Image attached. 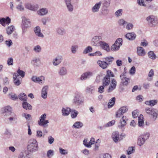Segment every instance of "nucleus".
I'll list each match as a JSON object with an SVG mask.
<instances>
[{
	"label": "nucleus",
	"mask_w": 158,
	"mask_h": 158,
	"mask_svg": "<svg viewBox=\"0 0 158 158\" xmlns=\"http://www.w3.org/2000/svg\"><path fill=\"white\" fill-rule=\"evenodd\" d=\"M38 145L36 139H31L29 141V144L27 146V150L31 152H34L38 151Z\"/></svg>",
	"instance_id": "f257e3e1"
},
{
	"label": "nucleus",
	"mask_w": 158,
	"mask_h": 158,
	"mask_svg": "<svg viewBox=\"0 0 158 158\" xmlns=\"http://www.w3.org/2000/svg\"><path fill=\"white\" fill-rule=\"evenodd\" d=\"M84 99L82 94L78 92H75L72 100L73 103L74 105H79L83 103Z\"/></svg>",
	"instance_id": "f03ea898"
},
{
	"label": "nucleus",
	"mask_w": 158,
	"mask_h": 158,
	"mask_svg": "<svg viewBox=\"0 0 158 158\" xmlns=\"http://www.w3.org/2000/svg\"><path fill=\"white\" fill-rule=\"evenodd\" d=\"M145 111L147 114L151 116L153 120L156 119L158 115L156 109L153 108L147 107L145 108Z\"/></svg>",
	"instance_id": "7ed1b4c3"
},
{
	"label": "nucleus",
	"mask_w": 158,
	"mask_h": 158,
	"mask_svg": "<svg viewBox=\"0 0 158 158\" xmlns=\"http://www.w3.org/2000/svg\"><path fill=\"white\" fill-rule=\"evenodd\" d=\"M46 116V114H43L40 117V119L38 121L39 125L44 128H47L48 127V123H49L48 120H45Z\"/></svg>",
	"instance_id": "20e7f679"
},
{
	"label": "nucleus",
	"mask_w": 158,
	"mask_h": 158,
	"mask_svg": "<svg viewBox=\"0 0 158 158\" xmlns=\"http://www.w3.org/2000/svg\"><path fill=\"white\" fill-rule=\"evenodd\" d=\"M150 134L148 133H146L144 134L139 136L138 138L137 143L139 146H142L146 140L148 139Z\"/></svg>",
	"instance_id": "39448f33"
},
{
	"label": "nucleus",
	"mask_w": 158,
	"mask_h": 158,
	"mask_svg": "<svg viewBox=\"0 0 158 158\" xmlns=\"http://www.w3.org/2000/svg\"><path fill=\"white\" fill-rule=\"evenodd\" d=\"M148 25L151 27H155L157 22L155 17L153 15H150L146 18Z\"/></svg>",
	"instance_id": "423d86ee"
},
{
	"label": "nucleus",
	"mask_w": 158,
	"mask_h": 158,
	"mask_svg": "<svg viewBox=\"0 0 158 158\" xmlns=\"http://www.w3.org/2000/svg\"><path fill=\"white\" fill-rule=\"evenodd\" d=\"M31 80L36 83L40 84H43L44 83L45 77L43 76L37 77L36 76H33L31 78Z\"/></svg>",
	"instance_id": "0eeeda50"
},
{
	"label": "nucleus",
	"mask_w": 158,
	"mask_h": 158,
	"mask_svg": "<svg viewBox=\"0 0 158 158\" xmlns=\"http://www.w3.org/2000/svg\"><path fill=\"white\" fill-rule=\"evenodd\" d=\"M102 37L101 36H95L94 37L91 41V44L94 46H98L100 45L101 43Z\"/></svg>",
	"instance_id": "6e6552de"
},
{
	"label": "nucleus",
	"mask_w": 158,
	"mask_h": 158,
	"mask_svg": "<svg viewBox=\"0 0 158 158\" xmlns=\"http://www.w3.org/2000/svg\"><path fill=\"white\" fill-rule=\"evenodd\" d=\"M111 83H110V85L107 91L108 93H110L116 88L117 86V82L115 79L114 78L111 79Z\"/></svg>",
	"instance_id": "1a4fd4ad"
},
{
	"label": "nucleus",
	"mask_w": 158,
	"mask_h": 158,
	"mask_svg": "<svg viewBox=\"0 0 158 158\" xmlns=\"http://www.w3.org/2000/svg\"><path fill=\"white\" fill-rule=\"evenodd\" d=\"M111 83H110V85L107 91L108 93H110L116 88L117 86V82L115 79L114 78L111 79Z\"/></svg>",
	"instance_id": "9d476101"
},
{
	"label": "nucleus",
	"mask_w": 158,
	"mask_h": 158,
	"mask_svg": "<svg viewBox=\"0 0 158 158\" xmlns=\"http://www.w3.org/2000/svg\"><path fill=\"white\" fill-rule=\"evenodd\" d=\"M128 110V108L126 107L123 106L121 107L116 112V117H120L124 113L126 112Z\"/></svg>",
	"instance_id": "9b49d317"
},
{
	"label": "nucleus",
	"mask_w": 158,
	"mask_h": 158,
	"mask_svg": "<svg viewBox=\"0 0 158 158\" xmlns=\"http://www.w3.org/2000/svg\"><path fill=\"white\" fill-rule=\"evenodd\" d=\"M63 60V57L61 55H58L53 59L52 63L53 65L56 66L59 64Z\"/></svg>",
	"instance_id": "f8f14e48"
},
{
	"label": "nucleus",
	"mask_w": 158,
	"mask_h": 158,
	"mask_svg": "<svg viewBox=\"0 0 158 158\" xmlns=\"http://www.w3.org/2000/svg\"><path fill=\"white\" fill-rule=\"evenodd\" d=\"M68 10L69 12L73 11L74 7L72 4L71 0H64Z\"/></svg>",
	"instance_id": "ddd939ff"
},
{
	"label": "nucleus",
	"mask_w": 158,
	"mask_h": 158,
	"mask_svg": "<svg viewBox=\"0 0 158 158\" xmlns=\"http://www.w3.org/2000/svg\"><path fill=\"white\" fill-rule=\"evenodd\" d=\"M27 9L33 11H36L38 9V6L37 4H32L30 3H27L25 5Z\"/></svg>",
	"instance_id": "4468645a"
},
{
	"label": "nucleus",
	"mask_w": 158,
	"mask_h": 158,
	"mask_svg": "<svg viewBox=\"0 0 158 158\" xmlns=\"http://www.w3.org/2000/svg\"><path fill=\"white\" fill-rule=\"evenodd\" d=\"M102 2L100 1L97 2L91 8V11L93 13H95L99 11L102 5Z\"/></svg>",
	"instance_id": "2eb2a0df"
},
{
	"label": "nucleus",
	"mask_w": 158,
	"mask_h": 158,
	"mask_svg": "<svg viewBox=\"0 0 158 158\" xmlns=\"http://www.w3.org/2000/svg\"><path fill=\"white\" fill-rule=\"evenodd\" d=\"M93 74V73L91 72H85L82 74L80 79L82 81L86 80L92 76Z\"/></svg>",
	"instance_id": "dca6fc26"
},
{
	"label": "nucleus",
	"mask_w": 158,
	"mask_h": 158,
	"mask_svg": "<svg viewBox=\"0 0 158 158\" xmlns=\"http://www.w3.org/2000/svg\"><path fill=\"white\" fill-rule=\"evenodd\" d=\"M13 82L15 85L19 86L21 83V81L19 79V77H18L19 75L16 73H13Z\"/></svg>",
	"instance_id": "f3484780"
},
{
	"label": "nucleus",
	"mask_w": 158,
	"mask_h": 158,
	"mask_svg": "<svg viewBox=\"0 0 158 158\" xmlns=\"http://www.w3.org/2000/svg\"><path fill=\"white\" fill-rule=\"evenodd\" d=\"M11 19L9 17H7L6 18L0 19V23L4 27L7 25H9Z\"/></svg>",
	"instance_id": "a211bd4d"
},
{
	"label": "nucleus",
	"mask_w": 158,
	"mask_h": 158,
	"mask_svg": "<svg viewBox=\"0 0 158 158\" xmlns=\"http://www.w3.org/2000/svg\"><path fill=\"white\" fill-rule=\"evenodd\" d=\"M68 71L65 67H61L58 71V74L60 76H64L67 74Z\"/></svg>",
	"instance_id": "6ab92c4d"
},
{
	"label": "nucleus",
	"mask_w": 158,
	"mask_h": 158,
	"mask_svg": "<svg viewBox=\"0 0 158 158\" xmlns=\"http://www.w3.org/2000/svg\"><path fill=\"white\" fill-rule=\"evenodd\" d=\"M100 47L103 50L106 51L107 52H110V49L108 44L104 41L101 42L100 45Z\"/></svg>",
	"instance_id": "aec40b11"
},
{
	"label": "nucleus",
	"mask_w": 158,
	"mask_h": 158,
	"mask_svg": "<svg viewBox=\"0 0 158 158\" xmlns=\"http://www.w3.org/2000/svg\"><path fill=\"white\" fill-rule=\"evenodd\" d=\"M127 120L128 119L126 116H123L120 120L119 124L118 125L119 127L120 128L122 129L126 126Z\"/></svg>",
	"instance_id": "412c9836"
},
{
	"label": "nucleus",
	"mask_w": 158,
	"mask_h": 158,
	"mask_svg": "<svg viewBox=\"0 0 158 158\" xmlns=\"http://www.w3.org/2000/svg\"><path fill=\"white\" fill-rule=\"evenodd\" d=\"M48 87L46 85L43 87L41 90V96L42 98L46 99L47 97Z\"/></svg>",
	"instance_id": "4be33fe9"
},
{
	"label": "nucleus",
	"mask_w": 158,
	"mask_h": 158,
	"mask_svg": "<svg viewBox=\"0 0 158 158\" xmlns=\"http://www.w3.org/2000/svg\"><path fill=\"white\" fill-rule=\"evenodd\" d=\"M8 116H9L8 119L11 123L15 122L16 123L17 119V116L14 113H10V114Z\"/></svg>",
	"instance_id": "5701e85b"
},
{
	"label": "nucleus",
	"mask_w": 158,
	"mask_h": 158,
	"mask_svg": "<svg viewBox=\"0 0 158 158\" xmlns=\"http://www.w3.org/2000/svg\"><path fill=\"white\" fill-rule=\"evenodd\" d=\"M48 12V9L45 8H43L38 10L37 13L38 15L43 16L47 15Z\"/></svg>",
	"instance_id": "b1692460"
},
{
	"label": "nucleus",
	"mask_w": 158,
	"mask_h": 158,
	"mask_svg": "<svg viewBox=\"0 0 158 158\" xmlns=\"http://www.w3.org/2000/svg\"><path fill=\"white\" fill-rule=\"evenodd\" d=\"M61 113L63 116H67L71 111V109L68 107H63L61 109Z\"/></svg>",
	"instance_id": "393cba45"
},
{
	"label": "nucleus",
	"mask_w": 158,
	"mask_h": 158,
	"mask_svg": "<svg viewBox=\"0 0 158 158\" xmlns=\"http://www.w3.org/2000/svg\"><path fill=\"white\" fill-rule=\"evenodd\" d=\"M34 31L36 35L39 37H44V35L41 32L40 28L39 26H37L35 27Z\"/></svg>",
	"instance_id": "a878e982"
},
{
	"label": "nucleus",
	"mask_w": 158,
	"mask_h": 158,
	"mask_svg": "<svg viewBox=\"0 0 158 158\" xmlns=\"http://www.w3.org/2000/svg\"><path fill=\"white\" fill-rule=\"evenodd\" d=\"M97 63L100 67L103 69H106L109 66L108 64L106 61L98 60L97 61Z\"/></svg>",
	"instance_id": "bb28decb"
},
{
	"label": "nucleus",
	"mask_w": 158,
	"mask_h": 158,
	"mask_svg": "<svg viewBox=\"0 0 158 158\" xmlns=\"http://www.w3.org/2000/svg\"><path fill=\"white\" fill-rule=\"evenodd\" d=\"M112 137L115 143L118 142L119 139V135L118 131L114 132L112 135Z\"/></svg>",
	"instance_id": "cd10ccee"
},
{
	"label": "nucleus",
	"mask_w": 158,
	"mask_h": 158,
	"mask_svg": "<svg viewBox=\"0 0 158 158\" xmlns=\"http://www.w3.org/2000/svg\"><path fill=\"white\" fill-rule=\"evenodd\" d=\"M136 36V35L134 32H131L127 33L125 37L129 40H133L135 39Z\"/></svg>",
	"instance_id": "c85d7f7f"
},
{
	"label": "nucleus",
	"mask_w": 158,
	"mask_h": 158,
	"mask_svg": "<svg viewBox=\"0 0 158 158\" xmlns=\"http://www.w3.org/2000/svg\"><path fill=\"white\" fill-rule=\"evenodd\" d=\"M110 82H111L110 78L106 77H105L102 80V85L104 86L109 85Z\"/></svg>",
	"instance_id": "c756f323"
},
{
	"label": "nucleus",
	"mask_w": 158,
	"mask_h": 158,
	"mask_svg": "<svg viewBox=\"0 0 158 158\" xmlns=\"http://www.w3.org/2000/svg\"><path fill=\"white\" fill-rule=\"evenodd\" d=\"M120 77L121 80V82L123 85H127L130 81L129 78L126 77H123L122 75H120Z\"/></svg>",
	"instance_id": "7c9ffc66"
},
{
	"label": "nucleus",
	"mask_w": 158,
	"mask_h": 158,
	"mask_svg": "<svg viewBox=\"0 0 158 158\" xmlns=\"http://www.w3.org/2000/svg\"><path fill=\"white\" fill-rule=\"evenodd\" d=\"M137 53L138 55L140 56H143L145 54V52L143 48L140 47L137 48Z\"/></svg>",
	"instance_id": "2f4dec72"
},
{
	"label": "nucleus",
	"mask_w": 158,
	"mask_h": 158,
	"mask_svg": "<svg viewBox=\"0 0 158 158\" xmlns=\"http://www.w3.org/2000/svg\"><path fill=\"white\" fill-rule=\"evenodd\" d=\"M30 21L29 19L25 18L23 19V26L24 27L28 28L30 26Z\"/></svg>",
	"instance_id": "473e14b6"
},
{
	"label": "nucleus",
	"mask_w": 158,
	"mask_h": 158,
	"mask_svg": "<svg viewBox=\"0 0 158 158\" xmlns=\"http://www.w3.org/2000/svg\"><path fill=\"white\" fill-rule=\"evenodd\" d=\"M56 32L58 34L60 35H63L66 33L65 29L61 27L57 28L56 29Z\"/></svg>",
	"instance_id": "72a5a7b5"
},
{
	"label": "nucleus",
	"mask_w": 158,
	"mask_h": 158,
	"mask_svg": "<svg viewBox=\"0 0 158 158\" xmlns=\"http://www.w3.org/2000/svg\"><path fill=\"white\" fill-rule=\"evenodd\" d=\"M11 108L9 106L5 107L4 109V111L5 113V116L9 115L10 114V113H13L11 111Z\"/></svg>",
	"instance_id": "f704fd0d"
},
{
	"label": "nucleus",
	"mask_w": 158,
	"mask_h": 158,
	"mask_svg": "<svg viewBox=\"0 0 158 158\" xmlns=\"http://www.w3.org/2000/svg\"><path fill=\"white\" fill-rule=\"evenodd\" d=\"M95 90V87L92 85H90L87 87L86 89V92L90 94H92Z\"/></svg>",
	"instance_id": "c9c22d12"
},
{
	"label": "nucleus",
	"mask_w": 158,
	"mask_h": 158,
	"mask_svg": "<svg viewBox=\"0 0 158 158\" xmlns=\"http://www.w3.org/2000/svg\"><path fill=\"white\" fill-rule=\"evenodd\" d=\"M15 29V27L13 25H11L6 28V33L8 35H10L12 33Z\"/></svg>",
	"instance_id": "e433bc0d"
},
{
	"label": "nucleus",
	"mask_w": 158,
	"mask_h": 158,
	"mask_svg": "<svg viewBox=\"0 0 158 158\" xmlns=\"http://www.w3.org/2000/svg\"><path fill=\"white\" fill-rule=\"evenodd\" d=\"M29 154L27 152H21L19 154L18 158H29Z\"/></svg>",
	"instance_id": "4c0bfd02"
},
{
	"label": "nucleus",
	"mask_w": 158,
	"mask_h": 158,
	"mask_svg": "<svg viewBox=\"0 0 158 158\" xmlns=\"http://www.w3.org/2000/svg\"><path fill=\"white\" fill-rule=\"evenodd\" d=\"M117 41H115L114 43L111 46L110 50L114 51H117L119 49L120 47L119 45L117 44Z\"/></svg>",
	"instance_id": "58836bf2"
},
{
	"label": "nucleus",
	"mask_w": 158,
	"mask_h": 158,
	"mask_svg": "<svg viewBox=\"0 0 158 158\" xmlns=\"http://www.w3.org/2000/svg\"><path fill=\"white\" fill-rule=\"evenodd\" d=\"M22 105L23 108L26 110H31L32 108L31 105L26 102H23Z\"/></svg>",
	"instance_id": "ea45409f"
},
{
	"label": "nucleus",
	"mask_w": 158,
	"mask_h": 158,
	"mask_svg": "<svg viewBox=\"0 0 158 158\" xmlns=\"http://www.w3.org/2000/svg\"><path fill=\"white\" fill-rule=\"evenodd\" d=\"M40 60L39 58H34L31 61V63L35 66H39L40 64Z\"/></svg>",
	"instance_id": "a19ab883"
},
{
	"label": "nucleus",
	"mask_w": 158,
	"mask_h": 158,
	"mask_svg": "<svg viewBox=\"0 0 158 158\" xmlns=\"http://www.w3.org/2000/svg\"><path fill=\"white\" fill-rule=\"evenodd\" d=\"M83 123L81 122H77L74 123L73 126L75 128L79 129L83 126Z\"/></svg>",
	"instance_id": "79ce46f5"
},
{
	"label": "nucleus",
	"mask_w": 158,
	"mask_h": 158,
	"mask_svg": "<svg viewBox=\"0 0 158 158\" xmlns=\"http://www.w3.org/2000/svg\"><path fill=\"white\" fill-rule=\"evenodd\" d=\"M19 99L23 102H26L27 101V97L24 93H22L19 95Z\"/></svg>",
	"instance_id": "37998d69"
},
{
	"label": "nucleus",
	"mask_w": 158,
	"mask_h": 158,
	"mask_svg": "<svg viewBox=\"0 0 158 158\" xmlns=\"http://www.w3.org/2000/svg\"><path fill=\"white\" fill-rule=\"evenodd\" d=\"M78 46L77 45H74L71 46V51L72 53L73 54H76L78 50Z\"/></svg>",
	"instance_id": "c03bdc74"
},
{
	"label": "nucleus",
	"mask_w": 158,
	"mask_h": 158,
	"mask_svg": "<svg viewBox=\"0 0 158 158\" xmlns=\"http://www.w3.org/2000/svg\"><path fill=\"white\" fill-rule=\"evenodd\" d=\"M16 8L19 11L22 12L24 10V8L22 2H20L19 4L17 5Z\"/></svg>",
	"instance_id": "a18cd8bd"
},
{
	"label": "nucleus",
	"mask_w": 158,
	"mask_h": 158,
	"mask_svg": "<svg viewBox=\"0 0 158 158\" xmlns=\"http://www.w3.org/2000/svg\"><path fill=\"white\" fill-rule=\"evenodd\" d=\"M115 101V98L113 97L112 98V99L110 100V101L108 103V108H110L112 107L114 105Z\"/></svg>",
	"instance_id": "49530a36"
},
{
	"label": "nucleus",
	"mask_w": 158,
	"mask_h": 158,
	"mask_svg": "<svg viewBox=\"0 0 158 158\" xmlns=\"http://www.w3.org/2000/svg\"><path fill=\"white\" fill-rule=\"evenodd\" d=\"M105 59L106 62H107V64H108L109 65V64H111L113 61L114 60V58L113 57L109 56L105 58Z\"/></svg>",
	"instance_id": "de8ad7c7"
},
{
	"label": "nucleus",
	"mask_w": 158,
	"mask_h": 158,
	"mask_svg": "<svg viewBox=\"0 0 158 158\" xmlns=\"http://www.w3.org/2000/svg\"><path fill=\"white\" fill-rule=\"evenodd\" d=\"M148 56L152 60L155 59L156 57L154 52L152 51H150L148 52Z\"/></svg>",
	"instance_id": "09e8293b"
},
{
	"label": "nucleus",
	"mask_w": 158,
	"mask_h": 158,
	"mask_svg": "<svg viewBox=\"0 0 158 158\" xmlns=\"http://www.w3.org/2000/svg\"><path fill=\"white\" fill-rule=\"evenodd\" d=\"M41 48L40 45H37L34 47L33 50L36 53H38L41 52Z\"/></svg>",
	"instance_id": "8fccbe9b"
},
{
	"label": "nucleus",
	"mask_w": 158,
	"mask_h": 158,
	"mask_svg": "<svg viewBox=\"0 0 158 158\" xmlns=\"http://www.w3.org/2000/svg\"><path fill=\"white\" fill-rule=\"evenodd\" d=\"M92 51V48L90 46H88L84 50L83 53L84 54H86L89 52H91Z\"/></svg>",
	"instance_id": "3c124183"
},
{
	"label": "nucleus",
	"mask_w": 158,
	"mask_h": 158,
	"mask_svg": "<svg viewBox=\"0 0 158 158\" xmlns=\"http://www.w3.org/2000/svg\"><path fill=\"white\" fill-rule=\"evenodd\" d=\"M95 143V139L94 138L92 137L90 139V140L88 143V145H87V148H90L92 145L94 144Z\"/></svg>",
	"instance_id": "603ef678"
},
{
	"label": "nucleus",
	"mask_w": 158,
	"mask_h": 158,
	"mask_svg": "<svg viewBox=\"0 0 158 158\" xmlns=\"http://www.w3.org/2000/svg\"><path fill=\"white\" fill-rule=\"evenodd\" d=\"M105 77L108 78H110V77H114V75L113 72H112L110 70H108L106 71V74Z\"/></svg>",
	"instance_id": "864d4df0"
},
{
	"label": "nucleus",
	"mask_w": 158,
	"mask_h": 158,
	"mask_svg": "<svg viewBox=\"0 0 158 158\" xmlns=\"http://www.w3.org/2000/svg\"><path fill=\"white\" fill-rule=\"evenodd\" d=\"M110 4V0H104L103 3V7L108 8Z\"/></svg>",
	"instance_id": "5fc2aeb1"
},
{
	"label": "nucleus",
	"mask_w": 158,
	"mask_h": 158,
	"mask_svg": "<svg viewBox=\"0 0 158 158\" xmlns=\"http://www.w3.org/2000/svg\"><path fill=\"white\" fill-rule=\"evenodd\" d=\"M53 155L54 151L52 150H49L47 152V156L49 158H51Z\"/></svg>",
	"instance_id": "6e6d98bb"
},
{
	"label": "nucleus",
	"mask_w": 158,
	"mask_h": 158,
	"mask_svg": "<svg viewBox=\"0 0 158 158\" xmlns=\"http://www.w3.org/2000/svg\"><path fill=\"white\" fill-rule=\"evenodd\" d=\"M135 148L133 147H131L128 148L127 150V154L128 155L131 154L133 153L135 151Z\"/></svg>",
	"instance_id": "4d7b16f0"
},
{
	"label": "nucleus",
	"mask_w": 158,
	"mask_h": 158,
	"mask_svg": "<svg viewBox=\"0 0 158 158\" xmlns=\"http://www.w3.org/2000/svg\"><path fill=\"white\" fill-rule=\"evenodd\" d=\"M122 11L123 10L122 9H120L117 10L115 13V16L117 17L121 16L122 15Z\"/></svg>",
	"instance_id": "13d9d810"
},
{
	"label": "nucleus",
	"mask_w": 158,
	"mask_h": 158,
	"mask_svg": "<svg viewBox=\"0 0 158 158\" xmlns=\"http://www.w3.org/2000/svg\"><path fill=\"white\" fill-rule=\"evenodd\" d=\"M17 73H16L18 74L19 75H19H20L22 78H23L25 76V72L23 70H20L19 69H18V70L17 71Z\"/></svg>",
	"instance_id": "bf43d9fd"
},
{
	"label": "nucleus",
	"mask_w": 158,
	"mask_h": 158,
	"mask_svg": "<svg viewBox=\"0 0 158 158\" xmlns=\"http://www.w3.org/2000/svg\"><path fill=\"white\" fill-rule=\"evenodd\" d=\"M78 113V112L76 110H74V111H72L71 113V117L72 118H76L77 117Z\"/></svg>",
	"instance_id": "052dcab7"
},
{
	"label": "nucleus",
	"mask_w": 158,
	"mask_h": 158,
	"mask_svg": "<svg viewBox=\"0 0 158 158\" xmlns=\"http://www.w3.org/2000/svg\"><path fill=\"white\" fill-rule=\"evenodd\" d=\"M138 125L139 127L143 128L144 125V121L141 118H139Z\"/></svg>",
	"instance_id": "680f3d73"
},
{
	"label": "nucleus",
	"mask_w": 158,
	"mask_h": 158,
	"mask_svg": "<svg viewBox=\"0 0 158 158\" xmlns=\"http://www.w3.org/2000/svg\"><path fill=\"white\" fill-rule=\"evenodd\" d=\"M118 23L120 26H123L125 24H126L127 22L125 21L123 19H121L118 21Z\"/></svg>",
	"instance_id": "e2e57ef3"
},
{
	"label": "nucleus",
	"mask_w": 158,
	"mask_h": 158,
	"mask_svg": "<svg viewBox=\"0 0 158 158\" xmlns=\"http://www.w3.org/2000/svg\"><path fill=\"white\" fill-rule=\"evenodd\" d=\"M109 11L108 8H106L103 7V9L102 10V13L103 15H106L108 13Z\"/></svg>",
	"instance_id": "0e129e2a"
},
{
	"label": "nucleus",
	"mask_w": 158,
	"mask_h": 158,
	"mask_svg": "<svg viewBox=\"0 0 158 158\" xmlns=\"http://www.w3.org/2000/svg\"><path fill=\"white\" fill-rule=\"evenodd\" d=\"M7 64L8 65H13V60L12 58H8L7 60Z\"/></svg>",
	"instance_id": "69168bd1"
},
{
	"label": "nucleus",
	"mask_w": 158,
	"mask_h": 158,
	"mask_svg": "<svg viewBox=\"0 0 158 158\" xmlns=\"http://www.w3.org/2000/svg\"><path fill=\"white\" fill-rule=\"evenodd\" d=\"M60 152L62 154L66 155L68 154V151L61 148H59Z\"/></svg>",
	"instance_id": "338daca9"
},
{
	"label": "nucleus",
	"mask_w": 158,
	"mask_h": 158,
	"mask_svg": "<svg viewBox=\"0 0 158 158\" xmlns=\"http://www.w3.org/2000/svg\"><path fill=\"white\" fill-rule=\"evenodd\" d=\"M137 3L141 6H146L144 3V0H137Z\"/></svg>",
	"instance_id": "774afa93"
}]
</instances>
